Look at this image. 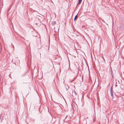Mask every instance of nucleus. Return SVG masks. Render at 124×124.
Returning a JSON list of instances; mask_svg holds the SVG:
<instances>
[{"label": "nucleus", "mask_w": 124, "mask_h": 124, "mask_svg": "<svg viewBox=\"0 0 124 124\" xmlns=\"http://www.w3.org/2000/svg\"><path fill=\"white\" fill-rule=\"evenodd\" d=\"M82 0H79L78 4H80Z\"/></svg>", "instance_id": "f257e3e1"}, {"label": "nucleus", "mask_w": 124, "mask_h": 124, "mask_svg": "<svg viewBox=\"0 0 124 124\" xmlns=\"http://www.w3.org/2000/svg\"><path fill=\"white\" fill-rule=\"evenodd\" d=\"M77 15H76V16H75V18H74V20H76V18H77Z\"/></svg>", "instance_id": "f03ea898"}, {"label": "nucleus", "mask_w": 124, "mask_h": 124, "mask_svg": "<svg viewBox=\"0 0 124 124\" xmlns=\"http://www.w3.org/2000/svg\"><path fill=\"white\" fill-rule=\"evenodd\" d=\"M112 87H111L110 88V92H112Z\"/></svg>", "instance_id": "7ed1b4c3"}, {"label": "nucleus", "mask_w": 124, "mask_h": 124, "mask_svg": "<svg viewBox=\"0 0 124 124\" xmlns=\"http://www.w3.org/2000/svg\"><path fill=\"white\" fill-rule=\"evenodd\" d=\"M111 96L113 97V93L112 92H111Z\"/></svg>", "instance_id": "20e7f679"}, {"label": "nucleus", "mask_w": 124, "mask_h": 124, "mask_svg": "<svg viewBox=\"0 0 124 124\" xmlns=\"http://www.w3.org/2000/svg\"><path fill=\"white\" fill-rule=\"evenodd\" d=\"M53 24H55V22L54 21L53 22Z\"/></svg>", "instance_id": "39448f33"}]
</instances>
